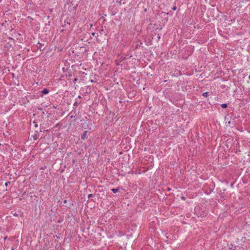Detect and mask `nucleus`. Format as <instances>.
I'll use <instances>...</instances> for the list:
<instances>
[{
    "label": "nucleus",
    "instance_id": "1",
    "mask_svg": "<svg viewBox=\"0 0 250 250\" xmlns=\"http://www.w3.org/2000/svg\"><path fill=\"white\" fill-rule=\"evenodd\" d=\"M39 137V133L38 131H36L34 133V134L32 136V137L34 140H37Z\"/></svg>",
    "mask_w": 250,
    "mask_h": 250
},
{
    "label": "nucleus",
    "instance_id": "2",
    "mask_svg": "<svg viewBox=\"0 0 250 250\" xmlns=\"http://www.w3.org/2000/svg\"><path fill=\"white\" fill-rule=\"evenodd\" d=\"M87 132H88L87 131H85L83 132V135L81 136V138L82 139L84 140L85 138H86Z\"/></svg>",
    "mask_w": 250,
    "mask_h": 250
},
{
    "label": "nucleus",
    "instance_id": "3",
    "mask_svg": "<svg viewBox=\"0 0 250 250\" xmlns=\"http://www.w3.org/2000/svg\"><path fill=\"white\" fill-rule=\"evenodd\" d=\"M49 92V91L47 89L44 88L43 89V90L42 91V93L43 94H47Z\"/></svg>",
    "mask_w": 250,
    "mask_h": 250
},
{
    "label": "nucleus",
    "instance_id": "4",
    "mask_svg": "<svg viewBox=\"0 0 250 250\" xmlns=\"http://www.w3.org/2000/svg\"><path fill=\"white\" fill-rule=\"evenodd\" d=\"M221 106L223 108H225L227 107V104H223L221 105Z\"/></svg>",
    "mask_w": 250,
    "mask_h": 250
},
{
    "label": "nucleus",
    "instance_id": "5",
    "mask_svg": "<svg viewBox=\"0 0 250 250\" xmlns=\"http://www.w3.org/2000/svg\"><path fill=\"white\" fill-rule=\"evenodd\" d=\"M118 190L119 189L118 188H112L111 189V190L114 192V193H116L118 191Z\"/></svg>",
    "mask_w": 250,
    "mask_h": 250
},
{
    "label": "nucleus",
    "instance_id": "6",
    "mask_svg": "<svg viewBox=\"0 0 250 250\" xmlns=\"http://www.w3.org/2000/svg\"><path fill=\"white\" fill-rule=\"evenodd\" d=\"M203 96L205 97H207L208 96V93L206 92L203 94Z\"/></svg>",
    "mask_w": 250,
    "mask_h": 250
},
{
    "label": "nucleus",
    "instance_id": "7",
    "mask_svg": "<svg viewBox=\"0 0 250 250\" xmlns=\"http://www.w3.org/2000/svg\"><path fill=\"white\" fill-rule=\"evenodd\" d=\"M78 103L77 102H75L73 104L74 106H77L78 105Z\"/></svg>",
    "mask_w": 250,
    "mask_h": 250
},
{
    "label": "nucleus",
    "instance_id": "8",
    "mask_svg": "<svg viewBox=\"0 0 250 250\" xmlns=\"http://www.w3.org/2000/svg\"><path fill=\"white\" fill-rule=\"evenodd\" d=\"M93 196V194H89L88 195V198H91V197H92Z\"/></svg>",
    "mask_w": 250,
    "mask_h": 250
},
{
    "label": "nucleus",
    "instance_id": "9",
    "mask_svg": "<svg viewBox=\"0 0 250 250\" xmlns=\"http://www.w3.org/2000/svg\"><path fill=\"white\" fill-rule=\"evenodd\" d=\"M9 184H10L9 182H6V183H5V185L6 187H7L8 185Z\"/></svg>",
    "mask_w": 250,
    "mask_h": 250
},
{
    "label": "nucleus",
    "instance_id": "10",
    "mask_svg": "<svg viewBox=\"0 0 250 250\" xmlns=\"http://www.w3.org/2000/svg\"><path fill=\"white\" fill-rule=\"evenodd\" d=\"M172 9L173 10H176V9H177V7H176V6H174L173 7H172Z\"/></svg>",
    "mask_w": 250,
    "mask_h": 250
},
{
    "label": "nucleus",
    "instance_id": "11",
    "mask_svg": "<svg viewBox=\"0 0 250 250\" xmlns=\"http://www.w3.org/2000/svg\"><path fill=\"white\" fill-rule=\"evenodd\" d=\"M78 81V78H75L74 80V82H77Z\"/></svg>",
    "mask_w": 250,
    "mask_h": 250
},
{
    "label": "nucleus",
    "instance_id": "12",
    "mask_svg": "<svg viewBox=\"0 0 250 250\" xmlns=\"http://www.w3.org/2000/svg\"><path fill=\"white\" fill-rule=\"evenodd\" d=\"M35 127H37V126H38V125H37V124H36L35 125Z\"/></svg>",
    "mask_w": 250,
    "mask_h": 250
},
{
    "label": "nucleus",
    "instance_id": "13",
    "mask_svg": "<svg viewBox=\"0 0 250 250\" xmlns=\"http://www.w3.org/2000/svg\"><path fill=\"white\" fill-rule=\"evenodd\" d=\"M38 109L40 110H42V108H39Z\"/></svg>",
    "mask_w": 250,
    "mask_h": 250
},
{
    "label": "nucleus",
    "instance_id": "14",
    "mask_svg": "<svg viewBox=\"0 0 250 250\" xmlns=\"http://www.w3.org/2000/svg\"><path fill=\"white\" fill-rule=\"evenodd\" d=\"M249 78L250 79V75L249 76Z\"/></svg>",
    "mask_w": 250,
    "mask_h": 250
}]
</instances>
